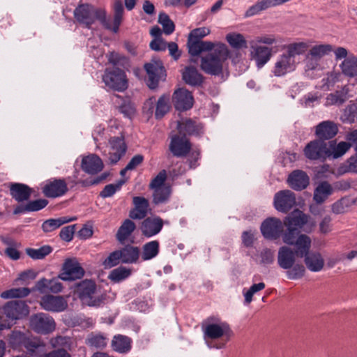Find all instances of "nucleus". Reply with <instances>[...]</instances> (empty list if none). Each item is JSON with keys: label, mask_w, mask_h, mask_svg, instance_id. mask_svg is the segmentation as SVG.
<instances>
[{"label": "nucleus", "mask_w": 357, "mask_h": 357, "mask_svg": "<svg viewBox=\"0 0 357 357\" xmlns=\"http://www.w3.org/2000/svg\"><path fill=\"white\" fill-rule=\"evenodd\" d=\"M59 280L61 279L59 278V276L51 280L43 278L36 283L35 289L41 294H45L47 291L54 294L59 293L63 288Z\"/></svg>", "instance_id": "obj_28"}, {"label": "nucleus", "mask_w": 357, "mask_h": 357, "mask_svg": "<svg viewBox=\"0 0 357 357\" xmlns=\"http://www.w3.org/2000/svg\"><path fill=\"white\" fill-rule=\"evenodd\" d=\"M284 222L280 219L271 217L263 221L260 230L263 236L268 240H277L284 231Z\"/></svg>", "instance_id": "obj_10"}, {"label": "nucleus", "mask_w": 357, "mask_h": 357, "mask_svg": "<svg viewBox=\"0 0 357 357\" xmlns=\"http://www.w3.org/2000/svg\"><path fill=\"white\" fill-rule=\"evenodd\" d=\"M84 270L75 258L66 259L61 267L59 278L63 281H73L82 278Z\"/></svg>", "instance_id": "obj_9"}, {"label": "nucleus", "mask_w": 357, "mask_h": 357, "mask_svg": "<svg viewBox=\"0 0 357 357\" xmlns=\"http://www.w3.org/2000/svg\"><path fill=\"white\" fill-rule=\"evenodd\" d=\"M172 102L176 110L183 112L192 107L194 98L191 92L184 88H180L174 92Z\"/></svg>", "instance_id": "obj_17"}, {"label": "nucleus", "mask_w": 357, "mask_h": 357, "mask_svg": "<svg viewBox=\"0 0 357 357\" xmlns=\"http://www.w3.org/2000/svg\"><path fill=\"white\" fill-rule=\"evenodd\" d=\"M164 225L163 220L159 216L147 217L144 219L140 225L142 234L151 238L159 234Z\"/></svg>", "instance_id": "obj_18"}, {"label": "nucleus", "mask_w": 357, "mask_h": 357, "mask_svg": "<svg viewBox=\"0 0 357 357\" xmlns=\"http://www.w3.org/2000/svg\"><path fill=\"white\" fill-rule=\"evenodd\" d=\"M226 40L234 49L241 50L248 47L247 40L241 33H229L226 36Z\"/></svg>", "instance_id": "obj_53"}, {"label": "nucleus", "mask_w": 357, "mask_h": 357, "mask_svg": "<svg viewBox=\"0 0 357 357\" xmlns=\"http://www.w3.org/2000/svg\"><path fill=\"white\" fill-rule=\"evenodd\" d=\"M35 290H36L35 287L31 289L27 287L12 288L3 291L1 294V297L4 299L24 298L27 296L31 291Z\"/></svg>", "instance_id": "obj_51"}, {"label": "nucleus", "mask_w": 357, "mask_h": 357, "mask_svg": "<svg viewBox=\"0 0 357 357\" xmlns=\"http://www.w3.org/2000/svg\"><path fill=\"white\" fill-rule=\"evenodd\" d=\"M295 66V60H293L286 53H284L278 59L272 72L275 76L281 77L287 73L293 71Z\"/></svg>", "instance_id": "obj_23"}, {"label": "nucleus", "mask_w": 357, "mask_h": 357, "mask_svg": "<svg viewBox=\"0 0 357 357\" xmlns=\"http://www.w3.org/2000/svg\"><path fill=\"white\" fill-rule=\"evenodd\" d=\"M296 254L290 248L282 246L278 254V264L283 269H290L295 264Z\"/></svg>", "instance_id": "obj_31"}, {"label": "nucleus", "mask_w": 357, "mask_h": 357, "mask_svg": "<svg viewBox=\"0 0 357 357\" xmlns=\"http://www.w3.org/2000/svg\"><path fill=\"white\" fill-rule=\"evenodd\" d=\"M177 129L183 136H198L203 132L202 126L191 119H184L177 123Z\"/></svg>", "instance_id": "obj_29"}, {"label": "nucleus", "mask_w": 357, "mask_h": 357, "mask_svg": "<svg viewBox=\"0 0 357 357\" xmlns=\"http://www.w3.org/2000/svg\"><path fill=\"white\" fill-rule=\"evenodd\" d=\"M109 160L112 165L117 163L126 154L127 146L122 137H113L109 139Z\"/></svg>", "instance_id": "obj_21"}, {"label": "nucleus", "mask_w": 357, "mask_h": 357, "mask_svg": "<svg viewBox=\"0 0 357 357\" xmlns=\"http://www.w3.org/2000/svg\"><path fill=\"white\" fill-rule=\"evenodd\" d=\"M119 252L121 256V262L123 264L135 263L139 257V249L130 245L124 246Z\"/></svg>", "instance_id": "obj_43"}, {"label": "nucleus", "mask_w": 357, "mask_h": 357, "mask_svg": "<svg viewBox=\"0 0 357 357\" xmlns=\"http://www.w3.org/2000/svg\"><path fill=\"white\" fill-rule=\"evenodd\" d=\"M333 51V46L330 44H320L312 47L306 56L308 60V68L311 70L315 69L321 59L324 56L328 55Z\"/></svg>", "instance_id": "obj_16"}, {"label": "nucleus", "mask_w": 357, "mask_h": 357, "mask_svg": "<svg viewBox=\"0 0 357 357\" xmlns=\"http://www.w3.org/2000/svg\"><path fill=\"white\" fill-rule=\"evenodd\" d=\"M75 218L68 219L66 217L59 218H50L44 221L42 224L41 228L45 233L52 232L63 225L68 223L71 220H74Z\"/></svg>", "instance_id": "obj_48"}, {"label": "nucleus", "mask_w": 357, "mask_h": 357, "mask_svg": "<svg viewBox=\"0 0 357 357\" xmlns=\"http://www.w3.org/2000/svg\"><path fill=\"white\" fill-rule=\"evenodd\" d=\"M132 339L124 335H115L111 342V347L113 351L119 354H128L132 349Z\"/></svg>", "instance_id": "obj_33"}, {"label": "nucleus", "mask_w": 357, "mask_h": 357, "mask_svg": "<svg viewBox=\"0 0 357 357\" xmlns=\"http://www.w3.org/2000/svg\"><path fill=\"white\" fill-rule=\"evenodd\" d=\"M121 261V256L119 250H116L109 254V255L104 260L102 264L105 268H110L119 264Z\"/></svg>", "instance_id": "obj_64"}, {"label": "nucleus", "mask_w": 357, "mask_h": 357, "mask_svg": "<svg viewBox=\"0 0 357 357\" xmlns=\"http://www.w3.org/2000/svg\"><path fill=\"white\" fill-rule=\"evenodd\" d=\"M341 121L345 123L357 122V102H351L344 109L340 117Z\"/></svg>", "instance_id": "obj_52"}, {"label": "nucleus", "mask_w": 357, "mask_h": 357, "mask_svg": "<svg viewBox=\"0 0 357 357\" xmlns=\"http://www.w3.org/2000/svg\"><path fill=\"white\" fill-rule=\"evenodd\" d=\"M77 293L82 303L89 306H100L105 300L102 294L97 295L96 284L92 280H85L79 282Z\"/></svg>", "instance_id": "obj_3"}, {"label": "nucleus", "mask_w": 357, "mask_h": 357, "mask_svg": "<svg viewBox=\"0 0 357 357\" xmlns=\"http://www.w3.org/2000/svg\"><path fill=\"white\" fill-rule=\"evenodd\" d=\"M169 96L163 94L157 101L155 117L157 119H162L170 109Z\"/></svg>", "instance_id": "obj_49"}, {"label": "nucleus", "mask_w": 357, "mask_h": 357, "mask_svg": "<svg viewBox=\"0 0 357 357\" xmlns=\"http://www.w3.org/2000/svg\"><path fill=\"white\" fill-rule=\"evenodd\" d=\"M102 81L108 87L118 91H124L128 86L125 72L117 67L106 68Z\"/></svg>", "instance_id": "obj_6"}, {"label": "nucleus", "mask_w": 357, "mask_h": 357, "mask_svg": "<svg viewBox=\"0 0 357 357\" xmlns=\"http://www.w3.org/2000/svg\"><path fill=\"white\" fill-rule=\"evenodd\" d=\"M213 51L201 59V69L206 74L219 76L222 74L223 63L229 57V50L224 44L218 45Z\"/></svg>", "instance_id": "obj_2"}, {"label": "nucleus", "mask_w": 357, "mask_h": 357, "mask_svg": "<svg viewBox=\"0 0 357 357\" xmlns=\"http://www.w3.org/2000/svg\"><path fill=\"white\" fill-rule=\"evenodd\" d=\"M287 277L289 280H298L305 275V268L303 264H294L290 269H287Z\"/></svg>", "instance_id": "obj_60"}, {"label": "nucleus", "mask_w": 357, "mask_h": 357, "mask_svg": "<svg viewBox=\"0 0 357 357\" xmlns=\"http://www.w3.org/2000/svg\"><path fill=\"white\" fill-rule=\"evenodd\" d=\"M135 229L136 225L133 221L130 219L125 220L117 231L116 234V239L121 243L125 241Z\"/></svg>", "instance_id": "obj_46"}, {"label": "nucleus", "mask_w": 357, "mask_h": 357, "mask_svg": "<svg viewBox=\"0 0 357 357\" xmlns=\"http://www.w3.org/2000/svg\"><path fill=\"white\" fill-rule=\"evenodd\" d=\"M338 132L337 125L332 121H324L319 123L315 128V135L317 139L330 140Z\"/></svg>", "instance_id": "obj_22"}, {"label": "nucleus", "mask_w": 357, "mask_h": 357, "mask_svg": "<svg viewBox=\"0 0 357 357\" xmlns=\"http://www.w3.org/2000/svg\"><path fill=\"white\" fill-rule=\"evenodd\" d=\"M333 192L331 185L327 181H321L314 190L313 199L317 204L323 203Z\"/></svg>", "instance_id": "obj_42"}, {"label": "nucleus", "mask_w": 357, "mask_h": 357, "mask_svg": "<svg viewBox=\"0 0 357 357\" xmlns=\"http://www.w3.org/2000/svg\"><path fill=\"white\" fill-rule=\"evenodd\" d=\"M301 231L291 227H287L286 231L282 234L283 242L287 245H293L297 238L301 235Z\"/></svg>", "instance_id": "obj_61"}, {"label": "nucleus", "mask_w": 357, "mask_h": 357, "mask_svg": "<svg viewBox=\"0 0 357 357\" xmlns=\"http://www.w3.org/2000/svg\"><path fill=\"white\" fill-rule=\"evenodd\" d=\"M266 285L264 282H259L257 284H253L249 289L243 293L245 298V303L250 304L252 301L253 295L265 288Z\"/></svg>", "instance_id": "obj_62"}, {"label": "nucleus", "mask_w": 357, "mask_h": 357, "mask_svg": "<svg viewBox=\"0 0 357 357\" xmlns=\"http://www.w3.org/2000/svg\"><path fill=\"white\" fill-rule=\"evenodd\" d=\"M329 150L328 158L337 159L343 156L351 147V144L347 142L336 143V140L328 142Z\"/></svg>", "instance_id": "obj_38"}, {"label": "nucleus", "mask_w": 357, "mask_h": 357, "mask_svg": "<svg viewBox=\"0 0 357 357\" xmlns=\"http://www.w3.org/2000/svg\"><path fill=\"white\" fill-rule=\"evenodd\" d=\"M205 337L216 340L223 336L229 339L233 335V331L227 322L209 324L203 330Z\"/></svg>", "instance_id": "obj_15"}, {"label": "nucleus", "mask_w": 357, "mask_h": 357, "mask_svg": "<svg viewBox=\"0 0 357 357\" xmlns=\"http://www.w3.org/2000/svg\"><path fill=\"white\" fill-rule=\"evenodd\" d=\"M31 335H29L20 331H14L10 335L9 343L10 347L15 349H22L26 347Z\"/></svg>", "instance_id": "obj_44"}, {"label": "nucleus", "mask_w": 357, "mask_h": 357, "mask_svg": "<svg viewBox=\"0 0 357 357\" xmlns=\"http://www.w3.org/2000/svg\"><path fill=\"white\" fill-rule=\"evenodd\" d=\"M134 208L130 211L129 217L132 220H142L146 218L149 207V201L143 197H134Z\"/></svg>", "instance_id": "obj_25"}, {"label": "nucleus", "mask_w": 357, "mask_h": 357, "mask_svg": "<svg viewBox=\"0 0 357 357\" xmlns=\"http://www.w3.org/2000/svg\"><path fill=\"white\" fill-rule=\"evenodd\" d=\"M52 252L50 245H43L38 249L26 248V253L33 259H42Z\"/></svg>", "instance_id": "obj_56"}, {"label": "nucleus", "mask_w": 357, "mask_h": 357, "mask_svg": "<svg viewBox=\"0 0 357 357\" xmlns=\"http://www.w3.org/2000/svg\"><path fill=\"white\" fill-rule=\"evenodd\" d=\"M328 144L321 139H314L306 144L303 149L305 158L312 161L324 162L328 158Z\"/></svg>", "instance_id": "obj_7"}, {"label": "nucleus", "mask_w": 357, "mask_h": 357, "mask_svg": "<svg viewBox=\"0 0 357 357\" xmlns=\"http://www.w3.org/2000/svg\"><path fill=\"white\" fill-rule=\"evenodd\" d=\"M338 175L348 173L357 174V151L355 153L341 163L337 169Z\"/></svg>", "instance_id": "obj_45"}, {"label": "nucleus", "mask_w": 357, "mask_h": 357, "mask_svg": "<svg viewBox=\"0 0 357 357\" xmlns=\"http://www.w3.org/2000/svg\"><path fill=\"white\" fill-rule=\"evenodd\" d=\"M288 182L294 190H302L308 185L309 177L305 172L296 170L289 176Z\"/></svg>", "instance_id": "obj_34"}, {"label": "nucleus", "mask_w": 357, "mask_h": 357, "mask_svg": "<svg viewBox=\"0 0 357 357\" xmlns=\"http://www.w3.org/2000/svg\"><path fill=\"white\" fill-rule=\"evenodd\" d=\"M294 245H295L294 252L297 257L303 258L310 252L311 239L305 234H301Z\"/></svg>", "instance_id": "obj_40"}, {"label": "nucleus", "mask_w": 357, "mask_h": 357, "mask_svg": "<svg viewBox=\"0 0 357 357\" xmlns=\"http://www.w3.org/2000/svg\"><path fill=\"white\" fill-rule=\"evenodd\" d=\"M308 48V45L304 42L294 43L287 46V52H285L291 59L295 60L296 55H301L305 53Z\"/></svg>", "instance_id": "obj_54"}, {"label": "nucleus", "mask_w": 357, "mask_h": 357, "mask_svg": "<svg viewBox=\"0 0 357 357\" xmlns=\"http://www.w3.org/2000/svg\"><path fill=\"white\" fill-rule=\"evenodd\" d=\"M250 46L251 59L256 62L259 68H262L271 57V48L258 45L255 42H250Z\"/></svg>", "instance_id": "obj_20"}, {"label": "nucleus", "mask_w": 357, "mask_h": 357, "mask_svg": "<svg viewBox=\"0 0 357 357\" xmlns=\"http://www.w3.org/2000/svg\"><path fill=\"white\" fill-rule=\"evenodd\" d=\"M10 196L18 203L29 201L32 194V189L27 185L13 183L9 188Z\"/></svg>", "instance_id": "obj_27"}, {"label": "nucleus", "mask_w": 357, "mask_h": 357, "mask_svg": "<svg viewBox=\"0 0 357 357\" xmlns=\"http://www.w3.org/2000/svg\"><path fill=\"white\" fill-rule=\"evenodd\" d=\"M304 262L307 268L312 272L320 271L324 266V260L319 252H310L304 257Z\"/></svg>", "instance_id": "obj_39"}, {"label": "nucleus", "mask_w": 357, "mask_h": 357, "mask_svg": "<svg viewBox=\"0 0 357 357\" xmlns=\"http://www.w3.org/2000/svg\"><path fill=\"white\" fill-rule=\"evenodd\" d=\"M117 109L125 117L132 119L136 114V107L128 97L117 96Z\"/></svg>", "instance_id": "obj_41"}, {"label": "nucleus", "mask_w": 357, "mask_h": 357, "mask_svg": "<svg viewBox=\"0 0 357 357\" xmlns=\"http://www.w3.org/2000/svg\"><path fill=\"white\" fill-rule=\"evenodd\" d=\"M171 189L169 186H163L154 189L153 192V203L155 204H160L166 202L170 196Z\"/></svg>", "instance_id": "obj_57"}, {"label": "nucleus", "mask_w": 357, "mask_h": 357, "mask_svg": "<svg viewBox=\"0 0 357 357\" xmlns=\"http://www.w3.org/2000/svg\"><path fill=\"white\" fill-rule=\"evenodd\" d=\"M73 15L76 21L87 29H90L96 20H98L105 29L110 28V19L107 17L106 11L102 8H96L91 4L78 5L74 10Z\"/></svg>", "instance_id": "obj_1"}, {"label": "nucleus", "mask_w": 357, "mask_h": 357, "mask_svg": "<svg viewBox=\"0 0 357 357\" xmlns=\"http://www.w3.org/2000/svg\"><path fill=\"white\" fill-rule=\"evenodd\" d=\"M284 225L301 231L303 228L305 232H310L316 223L314 220L310 221V216L299 209H295L284 219Z\"/></svg>", "instance_id": "obj_8"}, {"label": "nucleus", "mask_w": 357, "mask_h": 357, "mask_svg": "<svg viewBox=\"0 0 357 357\" xmlns=\"http://www.w3.org/2000/svg\"><path fill=\"white\" fill-rule=\"evenodd\" d=\"M81 167L86 173L93 175L101 172L104 165L99 156L91 154L82 158Z\"/></svg>", "instance_id": "obj_26"}, {"label": "nucleus", "mask_w": 357, "mask_h": 357, "mask_svg": "<svg viewBox=\"0 0 357 357\" xmlns=\"http://www.w3.org/2000/svg\"><path fill=\"white\" fill-rule=\"evenodd\" d=\"M30 326L37 333L48 334L55 329V322L50 316L38 313L31 317Z\"/></svg>", "instance_id": "obj_12"}, {"label": "nucleus", "mask_w": 357, "mask_h": 357, "mask_svg": "<svg viewBox=\"0 0 357 357\" xmlns=\"http://www.w3.org/2000/svg\"><path fill=\"white\" fill-rule=\"evenodd\" d=\"M124 9L123 6V3L121 0H117L114 3V21L113 24L110 23V28L107 29V30H110L114 33H117L119 29V26L121 25L123 15Z\"/></svg>", "instance_id": "obj_47"}, {"label": "nucleus", "mask_w": 357, "mask_h": 357, "mask_svg": "<svg viewBox=\"0 0 357 357\" xmlns=\"http://www.w3.org/2000/svg\"><path fill=\"white\" fill-rule=\"evenodd\" d=\"M26 354L30 357H46L47 344L40 338L31 335L25 347Z\"/></svg>", "instance_id": "obj_24"}, {"label": "nucleus", "mask_w": 357, "mask_h": 357, "mask_svg": "<svg viewBox=\"0 0 357 357\" xmlns=\"http://www.w3.org/2000/svg\"><path fill=\"white\" fill-rule=\"evenodd\" d=\"M187 45L188 53L191 56H198L202 52L211 51L214 47L213 43L210 41H203L195 38L190 40V37L188 38Z\"/></svg>", "instance_id": "obj_35"}, {"label": "nucleus", "mask_w": 357, "mask_h": 357, "mask_svg": "<svg viewBox=\"0 0 357 357\" xmlns=\"http://www.w3.org/2000/svg\"><path fill=\"white\" fill-rule=\"evenodd\" d=\"M342 73L347 77H357V56L349 54L347 58L340 64Z\"/></svg>", "instance_id": "obj_37"}, {"label": "nucleus", "mask_w": 357, "mask_h": 357, "mask_svg": "<svg viewBox=\"0 0 357 357\" xmlns=\"http://www.w3.org/2000/svg\"><path fill=\"white\" fill-rule=\"evenodd\" d=\"M158 23L162 25L163 31L166 35L172 34L175 30L174 22L169 18V15L165 13H160L159 14Z\"/></svg>", "instance_id": "obj_59"}, {"label": "nucleus", "mask_w": 357, "mask_h": 357, "mask_svg": "<svg viewBox=\"0 0 357 357\" xmlns=\"http://www.w3.org/2000/svg\"><path fill=\"white\" fill-rule=\"evenodd\" d=\"M29 313V307L24 301H13L7 302L0 309V318L6 321H14L23 319Z\"/></svg>", "instance_id": "obj_4"}, {"label": "nucleus", "mask_w": 357, "mask_h": 357, "mask_svg": "<svg viewBox=\"0 0 357 357\" xmlns=\"http://www.w3.org/2000/svg\"><path fill=\"white\" fill-rule=\"evenodd\" d=\"M267 6L264 0H259L250 6L245 13V17H250L259 14L261 11L266 10Z\"/></svg>", "instance_id": "obj_63"}, {"label": "nucleus", "mask_w": 357, "mask_h": 357, "mask_svg": "<svg viewBox=\"0 0 357 357\" xmlns=\"http://www.w3.org/2000/svg\"><path fill=\"white\" fill-rule=\"evenodd\" d=\"M41 190L46 197L57 198L65 195L68 188L64 178H51L43 183Z\"/></svg>", "instance_id": "obj_11"}, {"label": "nucleus", "mask_w": 357, "mask_h": 357, "mask_svg": "<svg viewBox=\"0 0 357 357\" xmlns=\"http://www.w3.org/2000/svg\"><path fill=\"white\" fill-rule=\"evenodd\" d=\"M295 194L289 190H280L273 199L275 208L281 213H288L296 205Z\"/></svg>", "instance_id": "obj_14"}, {"label": "nucleus", "mask_w": 357, "mask_h": 357, "mask_svg": "<svg viewBox=\"0 0 357 357\" xmlns=\"http://www.w3.org/2000/svg\"><path fill=\"white\" fill-rule=\"evenodd\" d=\"M192 149V144L186 136L175 134L171 137L169 150L176 158L186 157Z\"/></svg>", "instance_id": "obj_13"}, {"label": "nucleus", "mask_w": 357, "mask_h": 357, "mask_svg": "<svg viewBox=\"0 0 357 357\" xmlns=\"http://www.w3.org/2000/svg\"><path fill=\"white\" fill-rule=\"evenodd\" d=\"M130 274L131 271L130 269L123 266H120L113 269L110 272L108 278L114 282H119L128 278Z\"/></svg>", "instance_id": "obj_58"}, {"label": "nucleus", "mask_w": 357, "mask_h": 357, "mask_svg": "<svg viewBox=\"0 0 357 357\" xmlns=\"http://www.w3.org/2000/svg\"><path fill=\"white\" fill-rule=\"evenodd\" d=\"M107 338L101 334L89 335L86 340V344L96 349H104L107 346Z\"/></svg>", "instance_id": "obj_55"}, {"label": "nucleus", "mask_w": 357, "mask_h": 357, "mask_svg": "<svg viewBox=\"0 0 357 357\" xmlns=\"http://www.w3.org/2000/svg\"><path fill=\"white\" fill-rule=\"evenodd\" d=\"M159 247L158 241H151L145 243L142 247V259L147 261L155 257L159 253Z\"/></svg>", "instance_id": "obj_50"}, {"label": "nucleus", "mask_w": 357, "mask_h": 357, "mask_svg": "<svg viewBox=\"0 0 357 357\" xmlns=\"http://www.w3.org/2000/svg\"><path fill=\"white\" fill-rule=\"evenodd\" d=\"M350 89L349 85L346 84L333 93L328 94L326 98V106L337 105L340 106L343 105L349 98V93Z\"/></svg>", "instance_id": "obj_30"}, {"label": "nucleus", "mask_w": 357, "mask_h": 357, "mask_svg": "<svg viewBox=\"0 0 357 357\" xmlns=\"http://www.w3.org/2000/svg\"><path fill=\"white\" fill-rule=\"evenodd\" d=\"M48 204V201L45 199H39L29 201L25 204H19L13 210V214L17 215L27 212L38 211L44 208Z\"/></svg>", "instance_id": "obj_36"}, {"label": "nucleus", "mask_w": 357, "mask_h": 357, "mask_svg": "<svg viewBox=\"0 0 357 357\" xmlns=\"http://www.w3.org/2000/svg\"><path fill=\"white\" fill-rule=\"evenodd\" d=\"M181 74L184 82L191 86H200L204 82L203 75L194 66L185 67Z\"/></svg>", "instance_id": "obj_32"}, {"label": "nucleus", "mask_w": 357, "mask_h": 357, "mask_svg": "<svg viewBox=\"0 0 357 357\" xmlns=\"http://www.w3.org/2000/svg\"><path fill=\"white\" fill-rule=\"evenodd\" d=\"M42 308L50 312H60L68 307V303L61 296L45 295L40 301Z\"/></svg>", "instance_id": "obj_19"}, {"label": "nucleus", "mask_w": 357, "mask_h": 357, "mask_svg": "<svg viewBox=\"0 0 357 357\" xmlns=\"http://www.w3.org/2000/svg\"><path fill=\"white\" fill-rule=\"evenodd\" d=\"M144 68L148 75L146 84L151 89L158 86L160 79L166 77V70L162 61L158 58H153L144 65Z\"/></svg>", "instance_id": "obj_5"}]
</instances>
